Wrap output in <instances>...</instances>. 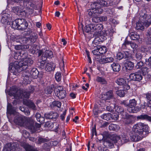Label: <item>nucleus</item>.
<instances>
[{
	"instance_id": "obj_59",
	"label": "nucleus",
	"mask_w": 151,
	"mask_h": 151,
	"mask_svg": "<svg viewBox=\"0 0 151 151\" xmlns=\"http://www.w3.org/2000/svg\"><path fill=\"white\" fill-rule=\"evenodd\" d=\"M47 141V139L42 138H39L38 139V143L41 144L43 142H46Z\"/></svg>"
},
{
	"instance_id": "obj_49",
	"label": "nucleus",
	"mask_w": 151,
	"mask_h": 151,
	"mask_svg": "<svg viewBox=\"0 0 151 151\" xmlns=\"http://www.w3.org/2000/svg\"><path fill=\"white\" fill-rule=\"evenodd\" d=\"M145 64L151 69V57L145 59Z\"/></svg>"
},
{
	"instance_id": "obj_56",
	"label": "nucleus",
	"mask_w": 151,
	"mask_h": 151,
	"mask_svg": "<svg viewBox=\"0 0 151 151\" xmlns=\"http://www.w3.org/2000/svg\"><path fill=\"white\" fill-rule=\"evenodd\" d=\"M111 119L114 120H117L119 118L118 114H111Z\"/></svg>"
},
{
	"instance_id": "obj_3",
	"label": "nucleus",
	"mask_w": 151,
	"mask_h": 151,
	"mask_svg": "<svg viewBox=\"0 0 151 151\" xmlns=\"http://www.w3.org/2000/svg\"><path fill=\"white\" fill-rule=\"evenodd\" d=\"M149 130V127L147 124L139 122L135 125L133 127V131L137 133L139 135H142L144 132L148 133Z\"/></svg>"
},
{
	"instance_id": "obj_5",
	"label": "nucleus",
	"mask_w": 151,
	"mask_h": 151,
	"mask_svg": "<svg viewBox=\"0 0 151 151\" xmlns=\"http://www.w3.org/2000/svg\"><path fill=\"white\" fill-rule=\"evenodd\" d=\"M145 10H141L139 13L140 19L143 21L142 23L147 27L151 24V15L145 14Z\"/></svg>"
},
{
	"instance_id": "obj_50",
	"label": "nucleus",
	"mask_w": 151,
	"mask_h": 151,
	"mask_svg": "<svg viewBox=\"0 0 151 151\" xmlns=\"http://www.w3.org/2000/svg\"><path fill=\"white\" fill-rule=\"evenodd\" d=\"M55 78L58 81H60L61 79V75L60 73L57 72L55 75Z\"/></svg>"
},
{
	"instance_id": "obj_61",
	"label": "nucleus",
	"mask_w": 151,
	"mask_h": 151,
	"mask_svg": "<svg viewBox=\"0 0 151 151\" xmlns=\"http://www.w3.org/2000/svg\"><path fill=\"white\" fill-rule=\"evenodd\" d=\"M45 63V62H44V61H41L38 63V65L40 68L42 69L44 68V65Z\"/></svg>"
},
{
	"instance_id": "obj_47",
	"label": "nucleus",
	"mask_w": 151,
	"mask_h": 151,
	"mask_svg": "<svg viewBox=\"0 0 151 151\" xmlns=\"http://www.w3.org/2000/svg\"><path fill=\"white\" fill-rule=\"evenodd\" d=\"M61 105V103L59 101H54L52 102L51 106H57L58 108H60Z\"/></svg>"
},
{
	"instance_id": "obj_12",
	"label": "nucleus",
	"mask_w": 151,
	"mask_h": 151,
	"mask_svg": "<svg viewBox=\"0 0 151 151\" xmlns=\"http://www.w3.org/2000/svg\"><path fill=\"white\" fill-rule=\"evenodd\" d=\"M26 118L25 117L18 116H15L14 119V123L16 124L22 126L24 125Z\"/></svg>"
},
{
	"instance_id": "obj_64",
	"label": "nucleus",
	"mask_w": 151,
	"mask_h": 151,
	"mask_svg": "<svg viewBox=\"0 0 151 151\" xmlns=\"http://www.w3.org/2000/svg\"><path fill=\"white\" fill-rule=\"evenodd\" d=\"M18 15L20 17H24L26 15V12L24 11H22L21 9L20 12Z\"/></svg>"
},
{
	"instance_id": "obj_16",
	"label": "nucleus",
	"mask_w": 151,
	"mask_h": 151,
	"mask_svg": "<svg viewBox=\"0 0 151 151\" xmlns=\"http://www.w3.org/2000/svg\"><path fill=\"white\" fill-rule=\"evenodd\" d=\"M92 31L98 33L101 31L103 29V25L101 24H95L92 23Z\"/></svg>"
},
{
	"instance_id": "obj_52",
	"label": "nucleus",
	"mask_w": 151,
	"mask_h": 151,
	"mask_svg": "<svg viewBox=\"0 0 151 151\" xmlns=\"http://www.w3.org/2000/svg\"><path fill=\"white\" fill-rule=\"evenodd\" d=\"M51 114V119H56L58 116V114L56 112H50Z\"/></svg>"
},
{
	"instance_id": "obj_58",
	"label": "nucleus",
	"mask_w": 151,
	"mask_h": 151,
	"mask_svg": "<svg viewBox=\"0 0 151 151\" xmlns=\"http://www.w3.org/2000/svg\"><path fill=\"white\" fill-rule=\"evenodd\" d=\"M117 57L118 59L121 60L124 58L123 56V52H119L117 54Z\"/></svg>"
},
{
	"instance_id": "obj_41",
	"label": "nucleus",
	"mask_w": 151,
	"mask_h": 151,
	"mask_svg": "<svg viewBox=\"0 0 151 151\" xmlns=\"http://www.w3.org/2000/svg\"><path fill=\"white\" fill-rule=\"evenodd\" d=\"M116 83L119 85L122 86L125 84L126 81L124 79L120 78L117 80Z\"/></svg>"
},
{
	"instance_id": "obj_30",
	"label": "nucleus",
	"mask_w": 151,
	"mask_h": 151,
	"mask_svg": "<svg viewBox=\"0 0 151 151\" xmlns=\"http://www.w3.org/2000/svg\"><path fill=\"white\" fill-rule=\"evenodd\" d=\"M114 71L118 72L120 70V66L118 63H113L111 65Z\"/></svg>"
},
{
	"instance_id": "obj_55",
	"label": "nucleus",
	"mask_w": 151,
	"mask_h": 151,
	"mask_svg": "<svg viewBox=\"0 0 151 151\" xmlns=\"http://www.w3.org/2000/svg\"><path fill=\"white\" fill-rule=\"evenodd\" d=\"M144 65V63L142 61L138 62L135 66V67L137 69L141 68Z\"/></svg>"
},
{
	"instance_id": "obj_42",
	"label": "nucleus",
	"mask_w": 151,
	"mask_h": 151,
	"mask_svg": "<svg viewBox=\"0 0 151 151\" xmlns=\"http://www.w3.org/2000/svg\"><path fill=\"white\" fill-rule=\"evenodd\" d=\"M126 93V91H124L123 90H118L116 91V93L120 97H124Z\"/></svg>"
},
{
	"instance_id": "obj_9",
	"label": "nucleus",
	"mask_w": 151,
	"mask_h": 151,
	"mask_svg": "<svg viewBox=\"0 0 151 151\" xmlns=\"http://www.w3.org/2000/svg\"><path fill=\"white\" fill-rule=\"evenodd\" d=\"M19 146L17 142L9 143L6 145L4 151H19Z\"/></svg>"
},
{
	"instance_id": "obj_17",
	"label": "nucleus",
	"mask_w": 151,
	"mask_h": 151,
	"mask_svg": "<svg viewBox=\"0 0 151 151\" xmlns=\"http://www.w3.org/2000/svg\"><path fill=\"white\" fill-rule=\"evenodd\" d=\"M114 109L118 113H120L122 117L127 116V113L124 111L123 108L121 106H116L114 107Z\"/></svg>"
},
{
	"instance_id": "obj_39",
	"label": "nucleus",
	"mask_w": 151,
	"mask_h": 151,
	"mask_svg": "<svg viewBox=\"0 0 151 151\" xmlns=\"http://www.w3.org/2000/svg\"><path fill=\"white\" fill-rule=\"evenodd\" d=\"M21 9L18 6L13 7L12 8V12L17 15L20 13Z\"/></svg>"
},
{
	"instance_id": "obj_57",
	"label": "nucleus",
	"mask_w": 151,
	"mask_h": 151,
	"mask_svg": "<svg viewBox=\"0 0 151 151\" xmlns=\"http://www.w3.org/2000/svg\"><path fill=\"white\" fill-rule=\"evenodd\" d=\"M131 42H130L127 41V40H125L124 42V43L122 45L123 47L125 48L127 45H130Z\"/></svg>"
},
{
	"instance_id": "obj_44",
	"label": "nucleus",
	"mask_w": 151,
	"mask_h": 151,
	"mask_svg": "<svg viewBox=\"0 0 151 151\" xmlns=\"http://www.w3.org/2000/svg\"><path fill=\"white\" fill-rule=\"evenodd\" d=\"M100 16L97 14L92 18L91 20L93 22L99 23L100 22Z\"/></svg>"
},
{
	"instance_id": "obj_26",
	"label": "nucleus",
	"mask_w": 151,
	"mask_h": 151,
	"mask_svg": "<svg viewBox=\"0 0 151 151\" xmlns=\"http://www.w3.org/2000/svg\"><path fill=\"white\" fill-rule=\"evenodd\" d=\"M55 68V65L52 63H47L46 64L45 70L47 72L53 71Z\"/></svg>"
},
{
	"instance_id": "obj_21",
	"label": "nucleus",
	"mask_w": 151,
	"mask_h": 151,
	"mask_svg": "<svg viewBox=\"0 0 151 151\" xmlns=\"http://www.w3.org/2000/svg\"><path fill=\"white\" fill-rule=\"evenodd\" d=\"M138 120H146L151 122V116H149L146 114H142L137 117Z\"/></svg>"
},
{
	"instance_id": "obj_31",
	"label": "nucleus",
	"mask_w": 151,
	"mask_h": 151,
	"mask_svg": "<svg viewBox=\"0 0 151 151\" xmlns=\"http://www.w3.org/2000/svg\"><path fill=\"white\" fill-rule=\"evenodd\" d=\"M37 121L40 123H43L45 121V118L41 116L40 114L38 112L36 113L35 116Z\"/></svg>"
},
{
	"instance_id": "obj_60",
	"label": "nucleus",
	"mask_w": 151,
	"mask_h": 151,
	"mask_svg": "<svg viewBox=\"0 0 151 151\" xmlns=\"http://www.w3.org/2000/svg\"><path fill=\"white\" fill-rule=\"evenodd\" d=\"M140 50L142 52H145L148 51V49L146 46H142L141 47Z\"/></svg>"
},
{
	"instance_id": "obj_54",
	"label": "nucleus",
	"mask_w": 151,
	"mask_h": 151,
	"mask_svg": "<svg viewBox=\"0 0 151 151\" xmlns=\"http://www.w3.org/2000/svg\"><path fill=\"white\" fill-rule=\"evenodd\" d=\"M122 88L123 90H124V91H127L128 90H129L130 88V86L127 84L126 83L125 84L123 85L122 86Z\"/></svg>"
},
{
	"instance_id": "obj_38",
	"label": "nucleus",
	"mask_w": 151,
	"mask_h": 151,
	"mask_svg": "<svg viewBox=\"0 0 151 151\" xmlns=\"http://www.w3.org/2000/svg\"><path fill=\"white\" fill-rule=\"evenodd\" d=\"M28 26V24L27 22L26 21L24 23L22 24L19 27L17 28V29L21 30H24Z\"/></svg>"
},
{
	"instance_id": "obj_20",
	"label": "nucleus",
	"mask_w": 151,
	"mask_h": 151,
	"mask_svg": "<svg viewBox=\"0 0 151 151\" xmlns=\"http://www.w3.org/2000/svg\"><path fill=\"white\" fill-rule=\"evenodd\" d=\"M23 103L33 110H36V106L34 103L27 100H23Z\"/></svg>"
},
{
	"instance_id": "obj_13",
	"label": "nucleus",
	"mask_w": 151,
	"mask_h": 151,
	"mask_svg": "<svg viewBox=\"0 0 151 151\" xmlns=\"http://www.w3.org/2000/svg\"><path fill=\"white\" fill-rule=\"evenodd\" d=\"M129 77L131 80L138 81H140L142 78L140 73L139 72L131 73L129 76Z\"/></svg>"
},
{
	"instance_id": "obj_10",
	"label": "nucleus",
	"mask_w": 151,
	"mask_h": 151,
	"mask_svg": "<svg viewBox=\"0 0 151 151\" xmlns=\"http://www.w3.org/2000/svg\"><path fill=\"white\" fill-rule=\"evenodd\" d=\"M26 120L24 125L28 127V129L31 130L32 133H34L36 131L35 128L34 126V122L32 118L25 117Z\"/></svg>"
},
{
	"instance_id": "obj_6",
	"label": "nucleus",
	"mask_w": 151,
	"mask_h": 151,
	"mask_svg": "<svg viewBox=\"0 0 151 151\" xmlns=\"http://www.w3.org/2000/svg\"><path fill=\"white\" fill-rule=\"evenodd\" d=\"M31 89L30 90H22L18 91L16 93L17 96L21 97L22 98H29L31 93H33L34 91V89L33 87H31Z\"/></svg>"
},
{
	"instance_id": "obj_62",
	"label": "nucleus",
	"mask_w": 151,
	"mask_h": 151,
	"mask_svg": "<svg viewBox=\"0 0 151 151\" xmlns=\"http://www.w3.org/2000/svg\"><path fill=\"white\" fill-rule=\"evenodd\" d=\"M135 57L137 60H140L142 57V55L139 52H137L135 54Z\"/></svg>"
},
{
	"instance_id": "obj_22",
	"label": "nucleus",
	"mask_w": 151,
	"mask_h": 151,
	"mask_svg": "<svg viewBox=\"0 0 151 151\" xmlns=\"http://www.w3.org/2000/svg\"><path fill=\"white\" fill-rule=\"evenodd\" d=\"M94 48H93V50L92 51V53L93 54V55L95 56L94 57L95 58L97 59V61L99 60V59H100L101 58V55L99 53V50L98 49L96 48L97 47V46H94Z\"/></svg>"
},
{
	"instance_id": "obj_15",
	"label": "nucleus",
	"mask_w": 151,
	"mask_h": 151,
	"mask_svg": "<svg viewBox=\"0 0 151 151\" xmlns=\"http://www.w3.org/2000/svg\"><path fill=\"white\" fill-rule=\"evenodd\" d=\"M26 20L24 19L19 18L16 19L12 22V27L14 29H17L22 24L24 23Z\"/></svg>"
},
{
	"instance_id": "obj_48",
	"label": "nucleus",
	"mask_w": 151,
	"mask_h": 151,
	"mask_svg": "<svg viewBox=\"0 0 151 151\" xmlns=\"http://www.w3.org/2000/svg\"><path fill=\"white\" fill-rule=\"evenodd\" d=\"M141 71L143 75H146L148 74L149 69L147 67H144L142 68Z\"/></svg>"
},
{
	"instance_id": "obj_4",
	"label": "nucleus",
	"mask_w": 151,
	"mask_h": 151,
	"mask_svg": "<svg viewBox=\"0 0 151 151\" xmlns=\"http://www.w3.org/2000/svg\"><path fill=\"white\" fill-rule=\"evenodd\" d=\"M114 97V95L112 90H110L106 92L105 94L102 95L103 99L100 100L98 103L100 106L104 107L106 106L109 104L110 101H108L112 99Z\"/></svg>"
},
{
	"instance_id": "obj_53",
	"label": "nucleus",
	"mask_w": 151,
	"mask_h": 151,
	"mask_svg": "<svg viewBox=\"0 0 151 151\" xmlns=\"http://www.w3.org/2000/svg\"><path fill=\"white\" fill-rule=\"evenodd\" d=\"M114 135H113L111 138V140H108L107 141L106 143L108 144V146H112L114 144L113 143H115L112 140V138L113 136Z\"/></svg>"
},
{
	"instance_id": "obj_11",
	"label": "nucleus",
	"mask_w": 151,
	"mask_h": 151,
	"mask_svg": "<svg viewBox=\"0 0 151 151\" xmlns=\"http://www.w3.org/2000/svg\"><path fill=\"white\" fill-rule=\"evenodd\" d=\"M137 104V101L135 99L130 100L129 103V108L128 109V111L130 113H136L137 111L136 109L135 106Z\"/></svg>"
},
{
	"instance_id": "obj_18",
	"label": "nucleus",
	"mask_w": 151,
	"mask_h": 151,
	"mask_svg": "<svg viewBox=\"0 0 151 151\" xmlns=\"http://www.w3.org/2000/svg\"><path fill=\"white\" fill-rule=\"evenodd\" d=\"M127 116L125 117H122L123 118L125 119V124L127 125L133 124L134 122V117L129 115L128 113Z\"/></svg>"
},
{
	"instance_id": "obj_2",
	"label": "nucleus",
	"mask_w": 151,
	"mask_h": 151,
	"mask_svg": "<svg viewBox=\"0 0 151 151\" xmlns=\"http://www.w3.org/2000/svg\"><path fill=\"white\" fill-rule=\"evenodd\" d=\"M107 5V3L103 0L100 2H93L91 4V9L88 10V15L92 18L98 14H101L103 11L101 8Z\"/></svg>"
},
{
	"instance_id": "obj_46",
	"label": "nucleus",
	"mask_w": 151,
	"mask_h": 151,
	"mask_svg": "<svg viewBox=\"0 0 151 151\" xmlns=\"http://www.w3.org/2000/svg\"><path fill=\"white\" fill-rule=\"evenodd\" d=\"M37 38V36L36 34L34 33L30 36L29 40L31 42L34 43L35 42Z\"/></svg>"
},
{
	"instance_id": "obj_34",
	"label": "nucleus",
	"mask_w": 151,
	"mask_h": 151,
	"mask_svg": "<svg viewBox=\"0 0 151 151\" xmlns=\"http://www.w3.org/2000/svg\"><path fill=\"white\" fill-rule=\"evenodd\" d=\"M23 71L22 73V76L24 78H25V79L28 80L29 78H31V75L30 72L28 71V70H23Z\"/></svg>"
},
{
	"instance_id": "obj_27",
	"label": "nucleus",
	"mask_w": 151,
	"mask_h": 151,
	"mask_svg": "<svg viewBox=\"0 0 151 151\" xmlns=\"http://www.w3.org/2000/svg\"><path fill=\"white\" fill-rule=\"evenodd\" d=\"M23 147L25 151H38L37 148L27 144H25L23 145Z\"/></svg>"
},
{
	"instance_id": "obj_63",
	"label": "nucleus",
	"mask_w": 151,
	"mask_h": 151,
	"mask_svg": "<svg viewBox=\"0 0 151 151\" xmlns=\"http://www.w3.org/2000/svg\"><path fill=\"white\" fill-rule=\"evenodd\" d=\"M100 22L106 21L107 19V17L105 16H100Z\"/></svg>"
},
{
	"instance_id": "obj_29",
	"label": "nucleus",
	"mask_w": 151,
	"mask_h": 151,
	"mask_svg": "<svg viewBox=\"0 0 151 151\" xmlns=\"http://www.w3.org/2000/svg\"><path fill=\"white\" fill-rule=\"evenodd\" d=\"M54 86L51 85L47 87L45 90V93L47 94H50L55 90Z\"/></svg>"
},
{
	"instance_id": "obj_35",
	"label": "nucleus",
	"mask_w": 151,
	"mask_h": 151,
	"mask_svg": "<svg viewBox=\"0 0 151 151\" xmlns=\"http://www.w3.org/2000/svg\"><path fill=\"white\" fill-rule=\"evenodd\" d=\"M111 114L110 113L104 114L101 116V118L104 120L108 121L111 119Z\"/></svg>"
},
{
	"instance_id": "obj_24",
	"label": "nucleus",
	"mask_w": 151,
	"mask_h": 151,
	"mask_svg": "<svg viewBox=\"0 0 151 151\" xmlns=\"http://www.w3.org/2000/svg\"><path fill=\"white\" fill-rule=\"evenodd\" d=\"M29 48V44L27 45L21 44L15 45L14 46V49L16 50H24L26 49H27Z\"/></svg>"
},
{
	"instance_id": "obj_7",
	"label": "nucleus",
	"mask_w": 151,
	"mask_h": 151,
	"mask_svg": "<svg viewBox=\"0 0 151 151\" xmlns=\"http://www.w3.org/2000/svg\"><path fill=\"white\" fill-rule=\"evenodd\" d=\"M112 140L115 143H117L119 145H121L124 143L129 142V139L126 135L122 136L121 139L119 136L115 134L113 136Z\"/></svg>"
},
{
	"instance_id": "obj_33",
	"label": "nucleus",
	"mask_w": 151,
	"mask_h": 151,
	"mask_svg": "<svg viewBox=\"0 0 151 151\" xmlns=\"http://www.w3.org/2000/svg\"><path fill=\"white\" fill-rule=\"evenodd\" d=\"M114 59L112 57H108L101 59V61L103 63H106L112 62L114 61Z\"/></svg>"
},
{
	"instance_id": "obj_36",
	"label": "nucleus",
	"mask_w": 151,
	"mask_h": 151,
	"mask_svg": "<svg viewBox=\"0 0 151 151\" xmlns=\"http://www.w3.org/2000/svg\"><path fill=\"white\" fill-rule=\"evenodd\" d=\"M96 81L101 84L106 85L107 83V81L104 78L99 76H98L96 78Z\"/></svg>"
},
{
	"instance_id": "obj_8",
	"label": "nucleus",
	"mask_w": 151,
	"mask_h": 151,
	"mask_svg": "<svg viewBox=\"0 0 151 151\" xmlns=\"http://www.w3.org/2000/svg\"><path fill=\"white\" fill-rule=\"evenodd\" d=\"M54 92L56 96L60 99H62L66 96V93L62 86H58L55 89Z\"/></svg>"
},
{
	"instance_id": "obj_37",
	"label": "nucleus",
	"mask_w": 151,
	"mask_h": 151,
	"mask_svg": "<svg viewBox=\"0 0 151 151\" xmlns=\"http://www.w3.org/2000/svg\"><path fill=\"white\" fill-rule=\"evenodd\" d=\"M143 23L142 22L139 21L136 22V25L135 27V28L137 30H143L144 29V27L143 25Z\"/></svg>"
},
{
	"instance_id": "obj_51",
	"label": "nucleus",
	"mask_w": 151,
	"mask_h": 151,
	"mask_svg": "<svg viewBox=\"0 0 151 151\" xmlns=\"http://www.w3.org/2000/svg\"><path fill=\"white\" fill-rule=\"evenodd\" d=\"M123 56L124 58H127L128 59L130 56V54L128 51H125L123 52Z\"/></svg>"
},
{
	"instance_id": "obj_32",
	"label": "nucleus",
	"mask_w": 151,
	"mask_h": 151,
	"mask_svg": "<svg viewBox=\"0 0 151 151\" xmlns=\"http://www.w3.org/2000/svg\"><path fill=\"white\" fill-rule=\"evenodd\" d=\"M96 48L98 49L101 55L105 53L107 51V49L105 46H97Z\"/></svg>"
},
{
	"instance_id": "obj_19",
	"label": "nucleus",
	"mask_w": 151,
	"mask_h": 151,
	"mask_svg": "<svg viewBox=\"0 0 151 151\" xmlns=\"http://www.w3.org/2000/svg\"><path fill=\"white\" fill-rule=\"evenodd\" d=\"M10 15L7 13H2L1 14V22L4 24L7 23L9 21Z\"/></svg>"
},
{
	"instance_id": "obj_25",
	"label": "nucleus",
	"mask_w": 151,
	"mask_h": 151,
	"mask_svg": "<svg viewBox=\"0 0 151 151\" xmlns=\"http://www.w3.org/2000/svg\"><path fill=\"white\" fill-rule=\"evenodd\" d=\"M30 73L31 78H37L38 77L39 72L37 68H33L30 71Z\"/></svg>"
},
{
	"instance_id": "obj_28",
	"label": "nucleus",
	"mask_w": 151,
	"mask_h": 151,
	"mask_svg": "<svg viewBox=\"0 0 151 151\" xmlns=\"http://www.w3.org/2000/svg\"><path fill=\"white\" fill-rule=\"evenodd\" d=\"M7 112L10 114L15 115L16 112L10 104H8L7 109Z\"/></svg>"
},
{
	"instance_id": "obj_14",
	"label": "nucleus",
	"mask_w": 151,
	"mask_h": 151,
	"mask_svg": "<svg viewBox=\"0 0 151 151\" xmlns=\"http://www.w3.org/2000/svg\"><path fill=\"white\" fill-rule=\"evenodd\" d=\"M143 136L142 135H139L137 133L133 132L130 134V139L132 141L136 142L142 139Z\"/></svg>"
},
{
	"instance_id": "obj_40",
	"label": "nucleus",
	"mask_w": 151,
	"mask_h": 151,
	"mask_svg": "<svg viewBox=\"0 0 151 151\" xmlns=\"http://www.w3.org/2000/svg\"><path fill=\"white\" fill-rule=\"evenodd\" d=\"M92 23L86 25L84 28V31L87 33H89L91 31H92Z\"/></svg>"
},
{
	"instance_id": "obj_43",
	"label": "nucleus",
	"mask_w": 151,
	"mask_h": 151,
	"mask_svg": "<svg viewBox=\"0 0 151 151\" xmlns=\"http://www.w3.org/2000/svg\"><path fill=\"white\" fill-rule=\"evenodd\" d=\"M45 56L47 58H52L53 56V53L50 50H46L45 53Z\"/></svg>"
},
{
	"instance_id": "obj_1",
	"label": "nucleus",
	"mask_w": 151,
	"mask_h": 151,
	"mask_svg": "<svg viewBox=\"0 0 151 151\" xmlns=\"http://www.w3.org/2000/svg\"><path fill=\"white\" fill-rule=\"evenodd\" d=\"M33 63V61L31 58H26L19 62L16 61L14 63H10L9 64V69L13 74L17 75L19 73L27 69Z\"/></svg>"
},
{
	"instance_id": "obj_45",
	"label": "nucleus",
	"mask_w": 151,
	"mask_h": 151,
	"mask_svg": "<svg viewBox=\"0 0 151 151\" xmlns=\"http://www.w3.org/2000/svg\"><path fill=\"white\" fill-rule=\"evenodd\" d=\"M134 64L131 61H128L126 63V67L127 69H132L134 67Z\"/></svg>"
},
{
	"instance_id": "obj_23",
	"label": "nucleus",
	"mask_w": 151,
	"mask_h": 151,
	"mask_svg": "<svg viewBox=\"0 0 151 151\" xmlns=\"http://www.w3.org/2000/svg\"><path fill=\"white\" fill-rule=\"evenodd\" d=\"M129 36L132 40H138L140 39V35L137 32H132L129 33Z\"/></svg>"
}]
</instances>
